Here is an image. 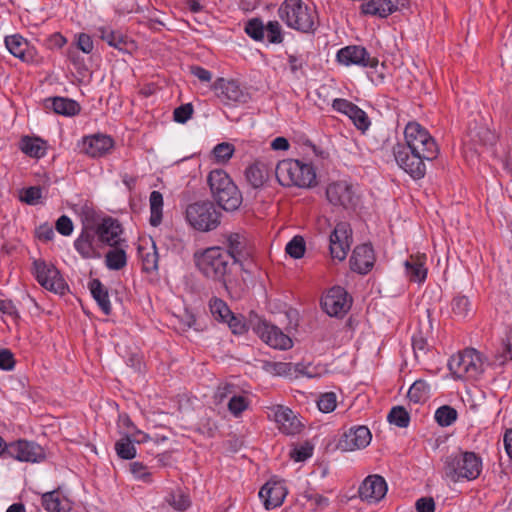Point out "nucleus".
Instances as JSON below:
<instances>
[{
    "label": "nucleus",
    "instance_id": "1",
    "mask_svg": "<svg viewBox=\"0 0 512 512\" xmlns=\"http://www.w3.org/2000/svg\"><path fill=\"white\" fill-rule=\"evenodd\" d=\"M195 264L200 273L207 279L222 285L227 291L234 286V264L230 261L229 254L219 246L206 248L194 254Z\"/></svg>",
    "mask_w": 512,
    "mask_h": 512
},
{
    "label": "nucleus",
    "instance_id": "2",
    "mask_svg": "<svg viewBox=\"0 0 512 512\" xmlns=\"http://www.w3.org/2000/svg\"><path fill=\"white\" fill-rule=\"evenodd\" d=\"M207 182L215 202L225 211H235L242 203V195L230 176L222 169L212 170Z\"/></svg>",
    "mask_w": 512,
    "mask_h": 512
},
{
    "label": "nucleus",
    "instance_id": "3",
    "mask_svg": "<svg viewBox=\"0 0 512 512\" xmlns=\"http://www.w3.org/2000/svg\"><path fill=\"white\" fill-rule=\"evenodd\" d=\"M275 175L282 186L310 188L316 184V172L312 164L300 160L285 159L275 168Z\"/></svg>",
    "mask_w": 512,
    "mask_h": 512
},
{
    "label": "nucleus",
    "instance_id": "4",
    "mask_svg": "<svg viewBox=\"0 0 512 512\" xmlns=\"http://www.w3.org/2000/svg\"><path fill=\"white\" fill-rule=\"evenodd\" d=\"M278 15L285 24L303 33H313L317 26V13L301 0H285L278 9Z\"/></svg>",
    "mask_w": 512,
    "mask_h": 512
},
{
    "label": "nucleus",
    "instance_id": "5",
    "mask_svg": "<svg viewBox=\"0 0 512 512\" xmlns=\"http://www.w3.org/2000/svg\"><path fill=\"white\" fill-rule=\"evenodd\" d=\"M482 471V459L474 452L459 451L445 458V475L453 482L475 480Z\"/></svg>",
    "mask_w": 512,
    "mask_h": 512
},
{
    "label": "nucleus",
    "instance_id": "6",
    "mask_svg": "<svg viewBox=\"0 0 512 512\" xmlns=\"http://www.w3.org/2000/svg\"><path fill=\"white\" fill-rule=\"evenodd\" d=\"M404 146L421 154L427 161L434 160L439 153L438 146L429 132L416 122H409L404 130Z\"/></svg>",
    "mask_w": 512,
    "mask_h": 512
},
{
    "label": "nucleus",
    "instance_id": "7",
    "mask_svg": "<svg viewBox=\"0 0 512 512\" xmlns=\"http://www.w3.org/2000/svg\"><path fill=\"white\" fill-rule=\"evenodd\" d=\"M220 212L209 201L196 202L186 208V219L196 230L207 232L220 224Z\"/></svg>",
    "mask_w": 512,
    "mask_h": 512
},
{
    "label": "nucleus",
    "instance_id": "8",
    "mask_svg": "<svg viewBox=\"0 0 512 512\" xmlns=\"http://www.w3.org/2000/svg\"><path fill=\"white\" fill-rule=\"evenodd\" d=\"M393 155L398 166L413 179H421L425 176L427 159L422 158L420 153L413 152L402 143H397L393 146Z\"/></svg>",
    "mask_w": 512,
    "mask_h": 512
},
{
    "label": "nucleus",
    "instance_id": "9",
    "mask_svg": "<svg viewBox=\"0 0 512 512\" xmlns=\"http://www.w3.org/2000/svg\"><path fill=\"white\" fill-rule=\"evenodd\" d=\"M253 329L263 342L274 349L288 350L292 348L293 341L276 325L257 318Z\"/></svg>",
    "mask_w": 512,
    "mask_h": 512
},
{
    "label": "nucleus",
    "instance_id": "10",
    "mask_svg": "<svg viewBox=\"0 0 512 512\" xmlns=\"http://www.w3.org/2000/svg\"><path fill=\"white\" fill-rule=\"evenodd\" d=\"M329 249L333 259L343 261L352 244V229L347 222H339L329 236Z\"/></svg>",
    "mask_w": 512,
    "mask_h": 512
},
{
    "label": "nucleus",
    "instance_id": "11",
    "mask_svg": "<svg viewBox=\"0 0 512 512\" xmlns=\"http://www.w3.org/2000/svg\"><path fill=\"white\" fill-rule=\"evenodd\" d=\"M321 305L329 316L342 317L350 310L352 298L344 288L335 286L322 298Z\"/></svg>",
    "mask_w": 512,
    "mask_h": 512
},
{
    "label": "nucleus",
    "instance_id": "12",
    "mask_svg": "<svg viewBox=\"0 0 512 512\" xmlns=\"http://www.w3.org/2000/svg\"><path fill=\"white\" fill-rule=\"evenodd\" d=\"M34 274L38 283L51 292L62 295L67 290V285L59 271L44 261L34 262Z\"/></svg>",
    "mask_w": 512,
    "mask_h": 512
},
{
    "label": "nucleus",
    "instance_id": "13",
    "mask_svg": "<svg viewBox=\"0 0 512 512\" xmlns=\"http://www.w3.org/2000/svg\"><path fill=\"white\" fill-rule=\"evenodd\" d=\"M326 196L331 204L344 208L354 207L358 202L356 188L345 180L330 183L326 189Z\"/></svg>",
    "mask_w": 512,
    "mask_h": 512
},
{
    "label": "nucleus",
    "instance_id": "14",
    "mask_svg": "<svg viewBox=\"0 0 512 512\" xmlns=\"http://www.w3.org/2000/svg\"><path fill=\"white\" fill-rule=\"evenodd\" d=\"M7 456L22 462H40L45 458L43 448L35 442L18 440L6 446Z\"/></svg>",
    "mask_w": 512,
    "mask_h": 512
},
{
    "label": "nucleus",
    "instance_id": "15",
    "mask_svg": "<svg viewBox=\"0 0 512 512\" xmlns=\"http://www.w3.org/2000/svg\"><path fill=\"white\" fill-rule=\"evenodd\" d=\"M337 60L346 66L356 65L375 68L378 65L376 57H372L366 48L357 45L341 48L337 53Z\"/></svg>",
    "mask_w": 512,
    "mask_h": 512
},
{
    "label": "nucleus",
    "instance_id": "16",
    "mask_svg": "<svg viewBox=\"0 0 512 512\" xmlns=\"http://www.w3.org/2000/svg\"><path fill=\"white\" fill-rule=\"evenodd\" d=\"M387 490L385 479L378 474H372L362 481L358 488V494L362 501L374 504L385 497Z\"/></svg>",
    "mask_w": 512,
    "mask_h": 512
},
{
    "label": "nucleus",
    "instance_id": "17",
    "mask_svg": "<svg viewBox=\"0 0 512 512\" xmlns=\"http://www.w3.org/2000/svg\"><path fill=\"white\" fill-rule=\"evenodd\" d=\"M213 90L218 98L225 103H245L249 96L234 80L218 78L213 84Z\"/></svg>",
    "mask_w": 512,
    "mask_h": 512
},
{
    "label": "nucleus",
    "instance_id": "18",
    "mask_svg": "<svg viewBox=\"0 0 512 512\" xmlns=\"http://www.w3.org/2000/svg\"><path fill=\"white\" fill-rule=\"evenodd\" d=\"M97 231L94 225L85 226L74 241L76 251L84 259L100 258L101 254L96 247Z\"/></svg>",
    "mask_w": 512,
    "mask_h": 512
},
{
    "label": "nucleus",
    "instance_id": "19",
    "mask_svg": "<svg viewBox=\"0 0 512 512\" xmlns=\"http://www.w3.org/2000/svg\"><path fill=\"white\" fill-rule=\"evenodd\" d=\"M371 438V432L366 426H354L343 434L339 446L345 451H354L368 446Z\"/></svg>",
    "mask_w": 512,
    "mask_h": 512
},
{
    "label": "nucleus",
    "instance_id": "20",
    "mask_svg": "<svg viewBox=\"0 0 512 512\" xmlns=\"http://www.w3.org/2000/svg\"><path fill=\"white\" fill-rule=\"evenodd\" d=\"M223 244L227 249L230 261L236 265H242V260L249 256L247 239L240 233H228L223 235Z\"/></svg>",
    "mask_w": 512,
    "mask_h": 512
},
{
    "label": "nucleus",
    "instance_id": "21",
    "mask_svg": "<svg viewBox=\"0 0 512 512\" xmlns=\"http://www.w3.org/2000/svg\"><path fill=\"white\" fill-rule=\"evenodd\" d=\"M374 262V251L369 244L357 246L350 258L351 269L359 274L368 273L372 269Z\"/></svg>",
    "mask_w": 512,
    "mask_h": 512
},
{
    "label": "nucleus",
    "instance_id": "22",
    "mask_svg": "<svg viewBox=\"0 0 512 512\" xmlns=\"http://www.w3.org/2000/svg\"><path fill=\"white\" fill-rule=\"evenodd\" d=\"M113 139L107 135H92L85 137L82 141L81 150L93 157H101L107 154L113 147Z\"/></svg>",
    "mask_w": 512,
    "mask_h": 512
},
{
    "label": "nucleus",
    "instance_id": "23",
    "mask_svg": "<svg viewBox=\"0 0 512 512\" xmlns=\"http://www.w3.org/2000/svg\"><path fill=\"white\" fill-rule=\"evenodd\" d=\"M95 231H97L98 240L109 246H118L124 242V240L120 238V234L122 233L121 225L112 218L103 219V221L95 227Z\"/></svg>",
    "mask_w": 512,
    "mask_h": 512
},
{
    "label": "nucleus",
    "instance_id": "24",
    "mask_svg": "<svg viewBox=\"0 0 512 512\" xmlns=\"http://www.w3.org/2000/svg\"><path fill=\"white\" fill-rule=\"evenodd\" d=\"M287 495L283 484L278 482H267L259 491V497L267 510L280 506Z\"/></svg>",
    "mask_w": 512,
    "mask_h": 512
},
{
    "label": "nucleus",
    "instance_id": "25",
    "mask_svg": "<svg viewBox=\"0 0 512 512\" xmlns=\"http://www.w3.org/2000/svg\"><path fill=\"white\" fill-rule=\"evenodd\" d=\"M275 422L279 430L286 435H294L301 429V423L294 412L283 406H276L273 409Z\"/></svg>",
    "mask_w": 512,
    "mask_h": 512
},
{
    "label": "nucleus",
    "instance_id": "26",
    "mask_svg": "<svg viewBox=\"0 0 512 512\" xmlns=\"http://www.w3.org/2000/svg\"><path fill=\"white\" fill-rule=\"evenodd\" d=\"M448 367L455 378L471 380V348L451 356Z\"/></svg>",
    "mask_w": 512,
    "mask_h": 512
},
{
    "label": "nucleus",
    "instance_id": "27",
    "mask_svg": "<svg viewBox=\"0 0 512 512\" xmlns=\"http://www.w3.org/2000/svg\"><path fill=\"white\" fill-rule=\"evenodd\" d=\"M41 503L47 512H71L72 510V502L61 495L59 489L44 493Z\"/></svg>",
    "mask_w": 512,
    "mask_h": 512
},
{
    "label": "nucleus",
    "instance_id": "28",
    "mask_svg": "<svg viewBox=\"0 0 512 512\" xmlns=\"http://www.w3.org/2000/svg\"><path fill=\"white\" fill-rule=\"evenodd\" d=\"M425 254L411 255L404 263L407 277L410 281L421 283L427 277Z\"/></svg>",
    "mask_w": 512,
    "mask_h": 512
},
{
    "label": "nucleus",
    "instance_id": "29",
    "mask_svg": "<svg viewBox=\"0 0 512 512\" xmlns=\"http://www.w3.org/2000/svg\"><path fill=\"white\" fill-rule=\"evenodd\" d=\"M397 10V5L392 0H370L361 5V11L365 15L386 18Z\"/></svg>",
    "mask_w": 512,
    "mask_h": 512
},
{
    "label": "nucleus",
    "instance_id": "30",
    "mask_svg": "<svg viewBox=\"0 0 512 512\" xmlns=\"http://www.w3.org/2000/svg\"><path fill=\"white\" fill-rule=\"evenodd\" d=\"M247 182L255 189L262 187L269 178L268 167L261 162H255L245 171Z\"/></svg>",
    "mask_w": 512,
    "mask_h": 512
},
{
    "label": "nucleus",
    "instance_id": "31",
    "mask_svg": "<svg viewBox=\"0 0 512 512\" xmlns=\"http://www.w3.org/2000/svg\"><path fill=\"white\" fill-rule=\"evenodd\" d=\"M88 287L102 312L105 315H109L111 313V303L109 300L107 288L101 283L99 279H92L89 282Z\"/></svg>",
    "mask_w": 512,
    "mask_h": 512
},
{
    "label": "nucleus",
    "instance_id": "32",
    "mask_svg": "<svg viewBox=\"0 0 512 512\" xmlns=\"http://www.w3.org/2000/svg\"><path fill=\"white\" fill-rule=\"evenodd\" d=\"M512 360V330L508 331L502 339L500 348L491 360L492 367H502Z\"/></svg>",
    "mask_w": 512,
    "mask_h": 512
},
{
    "label": "nucleus",
    "instance_id": "33",
    "mask_svg": "<svg viewBox=\"0 0 512 512\" xmlns=\"http://www.w3.org/2000/svg\"><path fill=\"white\" fill-rule=\"evenodd\" d=\"M48 101H51V107L54 112L60 115L74 116L80 111V105L69 98L54 97Z\"/></svg>",
    "mask_w": 512,
    "mask_h": 512
},
{
    "label": "nucleus",
    "instance_id": "34",
    "mask_svg": "<svg viewBox=\"0 0 512 512\" xmlns=\"http://www.w3.org/2000/svg\"><path fill=\"white\" fill-rule=\"evenodd\" d=\"M488 367H492L491 360L480 351L471 348V380L479 379Z\"/></svg>",
    "mask_w": 512,
    "mask_h": 512
},
{
    "label": "nucleus",
    "instance_id": "35",
    "mask_svg": "<svg viewBox=\"0 0 512 512\" xmlns=\"http://www.w3.org/2000/svg\"><path fill=\"white\" fill-rule=\"evenodd\" d=\"M105 256V264L110 270H120L127 264V255L124 248L118 246H111Z\"/></svg>",
    "mask_w": 512,
    "mask_h": 512
},
{
    "label": "nucleus",
    "instance_id": "36",
    "mask_svg": "<svg viewBox=\"0 0 512 512\" xmlns=\"http://www.w3.org/2000/svg\"><path fill=\"white\" fill-rule=\"evenodd\" d=\"M5 45L13 56L23 61L27 60L25 53L28 48V43L23 37L20 35L7 36L5 38Z\"/></svg>",
    "mask_w": 512,
    "mask_h": 512
},
{
    "label": "nucleus",
    "instance_id": "37",
    "mask_svg": "<svg viewBox=\"0 0 512 512\" xmlns=\"http://www.w3.org/2000/svg\"><path fill=\"white\" fill-rule=\"evenodd\" d=\"M150 203V224L158 226L162 220L163 196L159 191H152L149 197Z\"/></svg>",
    "mask_w": 512,
    "mask_h": 512
},
{
    "label": "nucleus",
    "instance_id": "38",
    "mask_svg": "<svg viewBox=\"0 0 512 512\" xmlns=\"http://www.w3.org/2000/svg\"><path fill=\"white\" fill-rule=\"evenodd\" d=\"M130 431L123 433V437L115 443V450L117 455L126 460L133 459L136 456V448L133 440L128 435Z\"/></svg>",
    "mask_w": 512,
    "mask_h": 512
},
{
    "label": "nucleus",
    "instance_id": "39",
    "mask_svg": "<svg viewBox=\"0 0 512 512\" xmlns=\"http://www.w3.org/2000/svg\"><path fill=\"white\" fill-rule=\"evenodd\" d=\"M139 255L142 259L143 269L146 272L155 271L158 268V253L155 243H151V247L147 250L144 246H140Z\"/></svg>",
    "mask_w": 512,
    "mask_h": 512
},
{
    "label": "nucleus",
    "instance_id": "40",
    "mask_svg": "<svg viewBox=\"0 0 512 512\" xmlns=\"http://www.w3.org/2000/svg\"><path fill=\"white\" fill-rule=\"evenodd\" d=\"M429 386L422 380L415 381L408 390L407 397L410 402L415 404L423 403L427 400Z\"/></svg>",
    "mask_w": 512,
    "mask_h": 512
},
{
    "label": "nucleus",
    "instance_id": "41",
    "mask_svg": "<svg viewBox=\"0 0 512 512\" xmlns=\"http://www.w3.org/2000/svg\"><path fill=\"white\" fill-rule=\"evenodd\" d=\"M209 308L214 319L221 322H225L232 314V311L229 309L226 302L217 297H214L209 301Z\"/></svg>",
    "mask_w": 512,
    "mask_h": 512
},
{
    "label": "nucleus",
    "instance_id": "42",
    "mask_svg": "<svg viewBox=\"0 0 512 512\" xmlns=\"http://www.w3.org/2000/svg\"><path fill=\"white\" fill-rule=\"evenodd\" d=\"M452 312L459 318H465L472 313V304L467 296H455L451 302Z\"/></svg>",
    "mask_w": 512,
    "mask_h": 512
},
{
    "label": "nucleus",
    "instance_id": "43",
    "mask_svg": "<svg viewBox=\"0 0 512 512\" xmlns=\"http://www.w3.org/2000/svg\"><path fill=\"white\" fill-rule=\"evenodd\" d=\"M456 419L457 411L451 406H441L435 412V420L442 427L452 425L456 421Z\"/></svg>",
    "mask_w": 512,
    "mask_h": 512
},
{
    "label": "nucleus",
    "instance_id": "44",
    "mask_svg": "<svg viewBox=\"0 0 512 512\" xmlns=\"http://www.w3.org/2000/svg\"><path fill=\"white\" fill-rule=\"evenodd\" d=\"M387 419L389 423L394 424L400 428H406L410 422L409 413L402 406L393 407L390 410Z\"/></svg>",
    "mask_w": 512,
    "mask_h": 512
},
{
    "label": "nucleus",
    "instance_id": "45",
    "mask_svg": "<svg viewBox=\"0 0 512 512\" xmlns=\"http://www.w3.org/2000/svg\"><path fill=\"white\" fill-rule=\"evenodd\" d=\"M22 150L25 154L31 156L40 158L45 155L46 148L44 146V142L40 139H24Z\"/></svg>",
    "mask_w": 512,
    "mask_h": 512
},
{
    "label": "nucleus",
    "instance_id": "46",
    "mask_svg": "<svg viewBox=\"0 0 512 512\" xmlns=\"http://www.w3.org/2000/svg\"><path fill=\"white\" fill-rule=\"evenodd\" d=\"M98 31L100 33V38L106 41L109 46L119 50L122 49V46L125 44V39L121 33L105 27H100Z\"/></svg>",
    "mask_w": 512,
    "mask_h": 512
},
{
    "label": "nucleus",
    "instance_id": "47",
    "mask_svg": "<svg viewBox=\"0 0 512 512\" xmlns=\"http://www.w3.org/2000/svg\"><path fill=\"white\" fill-rule=\"evenodd\" d=\"M306 250L305 240L302 236H294L286 245V253L294 258L300 259L304 256Z\"/></svg>",
    "mask_w": 512,
    "mask_h": 512
},
{
    "label": "nucleus",
    "instance_id": "48",
    "mask_svg": "<svg viewBox=\"0 0 512 512\" xmlns=\"http://www.w3.org/2000/svg\"><path fill=\"white\" fill-rule=\"evenodd\" d=\"M166 501L170 506H172L177 511H185L191 505L189 497L180 490L176 492H171L166 497Z\"/></svg>",
    "mask_w": 512,
    "mask_h": 512
},
{
    "label": "nucleus",
    "instance_id": "49",
    "mask_svg": "<svg viewBox=\"0 0 512 512\" xmlns=\"http://www.w3.org/2000/svg\"><path fill=\"white\" fill-rule=\"evenodd\" d=\"M302 497L306 503L315 510L323 511L329 506V499L314 491L307 490L303 493Z\"/></svg>",
    "mask_w": 512,
    "mask_h": 512
},
{
    "label": "nucleus",
    "instance_id": "50",
    "mask_svg": "<svg viewBox=\"0 0 512 512\" xmlns=\"http://www.w3.org/2000/svg\"><path fill=\"white\" fill-rule=\"evenodd\" d=\"M235 148L232 144L223 142L217 144L213 149V155L217 162L226 163L234 154Z\"/></svg>",
    "mask_w": 512,
    "mask_h": 512
},
{
    "label": "nucleus",
    "instance_id": "51",
    "mask_svg": "<svg viewBox=\"0 0 512 512\" xmlns=\"http://www.w3.org/2000/svg\"><path fill=\"white\" fill-rule=\"evenodd\" d=\"M270 43L279 44L283 41L281 26L278 21H269L264 27V35Z\"/></svg>",
    "mask_w": 512,
    "mask_h": 512
},
{
    "label": "nucleus",
    "instance_id": "52",
    "mask_svg": "<svg viewBox=\"0 0 512 512\" xmlns=\"http://www.w3.org/2000/svg\"><path fill=\"white\" fill-rule=\"evenodd\" d=\"M349 118L353 121L354 125L361 131H366L370 126V120L367 114L357 105L350 113Z\"/></svg>",
    "mask_w": 512,
    "mask_h": 512
},
{
    "label": "nucleus",
    "instance_id": "53",
    "mask_svg": "<svg viewBox=\"0 0 512 512\" xmlns=\"http://www.w3.org/2000/svg\"><path fill=\"white\" fill-rule=\"evenodd\" d=\"M412 347L416 359L424 357L429 351L427 340L421 333L414 334L412 337Z\"/></svg>",
    "mask_w": 512,
    "mask_h": 512
},
{
    "label": "nucleus",
    "instance_id": "54",
    "mask_svg": "<svg viewBox=\"0 0 512 512\" xmlns=\"http://www.w3.org/2000/svg\"><path fill=\"white\" fill-rule=\"evenodd\" d=\"M245 32L252 39L260 41L264 38V25L260 19H252L246 24Z\"/></svg>",
    "mask_w": 512,
    "mask_h": 512
},
{
    "label": "nucleus",
    "instance_id": "55",
    "mask_svg": "<svg viewBox=\"0 0 512 512\" xmlns=\"http://www.w3.org/2000/svg\"><path fill=\"white\" fill-rule=\"evenodd\" d=\"M317 405L319 410L323 413L332 412L337 405L336 394L333 392H327L322 394L319 400L317 401Z\"/></svg>",
    "mask_w": 512,
    "mask_h": 512
},
{
    "label": "nucleus",
    "instance_id": "56",
    "mask_svg": "<svg viewBox=\"0 0 512 512\" xmlns=\"http://www.w3.org/2000/svg\"><path fill=\"white\" fill-rule=\"evenodd\" d=\"M248 407V400L243 396H233L228 402V409L234 416H239Z\"/></svg>",
    "mask_w": 512,
    "mask_h": 512
},
{
    "label": "nucleus",
    "instance_id": "57",
    "mask_svg": "<svg viewBox=\"0 0 512 512\" xmlns=\"http://www.w3.org/2000/svg\"><path fill=\"white\" fill-rule=\"evenodd\" d=\"M292 367L291 363L284 362H265L263 369L267 372L273 373L275 375H284L290 372Z\"/></svg>",
    "mask_w": 512,
    "mask_h": 512
},
{
    "label": "nucleus",
    "instance_id": "58",
    "mask_svg": "<svg viewBox=\"0 0 512 512\" xmlns=\"http://www.w3.org/2000/svg\"><path fill=\"white\" fill-rule=\"evenodd\" d=\"M118 427L120 429H130V428H133L135 430V433H131L132 436H135L136 434L137 435H142V438L141 439H137L136 441L137 442H143V441H146L149 439V435L147 434H144L142 433L141 431L137 430L130 417L127 415V414H122V415H119V418H118Z\"/></svg>",
    "mask_w": 512,
    "mask_h": 512
},
{
    "label": "nucleus",
    "instance_id": "59",
    "mask_svg": "<svg viewBox=\"0 0 512 512\" xmlns=\"http://www.w3.org/2000/svg\"><path fill=\"white\" fill-rule=\"evenodd\" d=\"M313 448L308 443L294 448L290 452V457L296 462H302L312 456Z\"/></svg>",
    "mask_w": 512,
    "mask_h": 512
},
{
    "label": "nucleus",
    "instance_id": "60",
    "mask_svg": "<svg viewBox=\"0 0 512 512\" xmlns=\"http://www.w3.org/2000/svg\"><path fill=\"white\" fill-rule=\"evenodd\" d=\"M193 114V106L190 103L183 104L174 110V120L178 123H185Z\"/></svg>",
    "mask_w": 512,
    "mask_h": 512
},
{
    "label": "nucleus",
    "instance_id": "61",
    "mask_svg": "<svg viewBox=\"0 0 512 512\" xmlns=\"http://www.w3.org/2000/svg\"><path fill=\"white\" fill-rule=\"evenodd\" d=\"M55 228L63 236H69L72 234L74 226L73 222L68 216L62 215L56 221Z\"/></svg>",
    "mask_w": 512,
    "mask_h": 512
},
{
    "label": "nucleus",
    "instance_id": "62",
    "mask_svg": "<svg viewBox=\"0 0 512 512\" xmlns=\"http://www.w3.org/2000/svg\"><path fill=\"white\" fill-rule=\"evenodd\" d=\"M15 366L13 353L9 349H0V369L10 371Z\"/></svg>",
    "mask_w": 512,
    "mask_h": 512
},
{
    "label": "nucleus",
    "instance_id": "63",
    "mask_svg": "<svg viewBox=\"0 0 512 512\" xmlns=\"http://www.w3.org/2000/svg\"><path fill=\"white\" fill-rule=\"evenodd\" d=\"M42 191L40 187H29L24 190V194L21 197V200L27 204L33 205L37 203V201L41 198Z\"/></svg>",
    "mask_w": 512,
    "mask_h": 512
},
{
    "label": "nucleus",
    "instance_id": "64",
    "mask_svg": "<svg viewBox=\"0 0 512 512\" xmlns=\"http://www.w3.org/2000/svg\"><path fill=\"white\" fill-rule=\"evenodd\" d=\"M417 512H434L435 502L431 497H422L416 501Z\"/></svg>",
    "mask_w": 512,
    "mask_h": 512
}]
</instances>
